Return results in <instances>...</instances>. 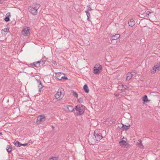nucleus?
Here are the masks:
<instances>
[{"label":"nucleus","mask_w":160,"mask_h":160,"mask_svg":"<svg viewBox=\"0 0 160 160\" xmlns=\"http://www.w3.org/2000/svg\"><path fill=\"white\" fill-rule=\"evenodd\" d=\"M85 107L83 105H78L75 108L74 113L76 115H81L85 111Z\"/></svg>","instance_id":"nucleus-1"},{"label":"nucleus","mask_w":160,"mask_h":160,"mask_svg":"<svg viewBox=\"0 0 160 160\" xmlns=\"http://www.w3.org/2000/svg\"><path fill=\"white\" fill-rule=\"evenodd\" d=\"M40 6V5L38 4L34 5L28 8V11L32 15H36L37 14L38 10Z\"/></svg>","instance_id":"nucleus-2"},{"label":"nucleus","mask_w":160,"mask_h":160,"mask_svg":"<svg viewBox=\"0 0 160 160\" xmlns=\"http://www.w3.org/2000/svg\"><path fill=\"white\" fill-rule=\"evenodd\" d=\"M64 95V90L62 88H60L58 89L57 93L55 95V97L58 100H60L63 98Z\"/></svg>","instance_id":"nucleus-3"},{"label":"nucleus","mask_w":160,"mask_h":160,"mask_svg":"<svg viewBox=\"0 0 160 160\" xmlns=\"http://www.w3.org/2000/svg\"><path fill=\"white\" fill-rule=\"evenodd\" d=\"M102 68V66L100 64H96L94 68L93 72L94 73L96 74H98L101 72Z\"/></svg>","instance_id":"nucleus-4"},{"label":"nucleus","mask_w":160,"mask_h":160,"mask_svg":"<svg viewBox=\"0 0 160 160\" xmlns=\"http://www.w3.org/2000/svg\"><path fill=\"white\" fill-rule=\"evenodd\" d=\"M29 30V28L27 27H24L22 31V34L25 36H29L30 35Z\"/></svg>","instance_id":"nucleus-5"},{"label":"nucleus","mask_w":160,"mask_h":160,"mask_svg":"<svg viewBox=\"0 0 160 160\" xmlns=\"http://www.w3.org/2000/svg\"><path fill=\"white\" fill-rule=\"evenodd\" d=\"M123 139H125L127 140V138H123L119 142L120 145L122 146H124V147L125 148L129 147L130 146L129 144L128 143H127L126 141L123 140Z\"/></svg>","instance_id":"nucleus-6"},{"label":"nucleus","mask_w":160,"mask_h":160,"mask_svg":"<svg viewBox=\"0 0 160 160\" xmlns=\"http://www.w3.org/2000/svg\"><path fill=\"white\" fill-rule=\"evenodd\" d=\"M96 132V131H95L94 137L95 138L96 141H99L103 138V137L101 135V133H97Z\"/></svg>","instance_id":"nucleus-7"},{"label":"nucleus","mask_w":160,"mask_h":160,"mask_svg":"<svg viewBox=\"0 0 160 160\" xmlns=\"http://www.w3.org/2000/svg\"><path fill=\"white\" fill-rule=\"evenodd\" d=\"M94 137L91 136L89 138L88 142L90 145H93L95 142V139L94 138Z\"/></svg>","instance_id":"nucleus-8"},{"label":"nucleus","mask_w":160,"mask_h":160,"mask_svg":"<svg viewBox=\"0 0 160 160\" xmlns=\"http://www.w3.org/2000/svg\"><path fill=\"white\" fill-rule=\"evenodd\" d=\"M45 120V117L44 115H40L37 118V120L38 121L42 122L44 121Z\"/></svg>","instance_id":"nucleus-9"},{"label":"nucleus","mask_w":160,"mask_h":160,"mask_svg":"<svg viewBox=\"0 0 160 160\" xmlns=\"http://www.w3.org/2000/svg\"><path fill=\"white\" fill-rule=\"evenodd\" d=\"M120 36V35L118 34H116L115 35H113L111 38V40H117L118 39Z\"/></svg>","instance_id":"nucleus-10"},{"label":"nucleus","mask_w":160,"mask_h":160,"mask_svg":"<svg viewBox=\"0 0 160 160\" xmlns=\"http://www.w3.org/2000/svg\"><path fill=\"white\" fill-rule=\"evenodd\" d=\"M63 74V73H62L61 72H59L56 74V78L59 80L62 79L63 78V76H62V74Z\"/></svg>","instance_id":"nucleus-11"},{"label":"nucleus","mask_w":160,"mask_h":160,"mask_svg":"<svg viewBox=\"0 0 160 160\" xmlns=\"http://www.w3.org/2000/svg\"><path fill=\"white\" fill-rule=\"evenodd\" d=\"M10 16H11L10 13V12H8L6 14V17L4 19L5 21L7 22L9 21L10 19L9 17Z\"/></svg>","instance_id":"nucleus-12"},{"label":"nucleus","mask_w":160,"mask_h":160,"mask_svg":"<svg viewBox=\"0 0 160 160\" xmlns=\"http://www.w3.org/2000/svg\"><path fill=\"white\" fill-rule=\"evenodd\" d=\"M67 108L69 112H73L75 111V108H73L72 105H67Z\"/></svg>","instance_id":"nucleus-13"},{"label":"nucleus","mask_w":160,"mask_h":160,"mask_svg":"<svg viewBox=\"0 0 160 160\" xmlns=\"http://www.w3.org/2000/svg\"><path fill=\"white\" fill-rule=\"evenodd\" d=\"M38 61L40 62L38 63V66H39V67H41L42 66L43 64H44L45 62H46V61L45 59H44L43 58H42L41 60L40 61Z\"/></svg>","instance_id":"nucleus-14"},{"label":"nucleus","mask_w":160,"mask_h":160,"mask_svg":"<svg viewBox=\"0 0 160 160\" xmlns=\"http://www.w3.org/2000/svg\"><path fill=\"white\" fill-rule=\"evenodd\" d=\"M128 24L130 26L133 27L135 25V22L134 19H132L130 20V21L128 22Z\"/></svg>","instance_id":"nucleus-15"},{"label":"nucleus","mask_w":160,"mask_h":160,"mask_svg":"<svg viewBox=\"0 0 160 160\" xmlns=\"http://www.w3.org/2000/svg\"><path fill=\"white\" fill-rule=\"evenodd\" d=\"M38 83L39 84V85L38 86V87L39 88V92H41V91L42 90V88L43 87L41 81L39 80L38 81Z\"/></svg>","instance_id":"nucleus-16"},{"label":"nucleus","mask_w":160,"mask_h":160,"mask_svg":"<svg viewBox=\"0 0 160 160\" xmlns=\"http://www.w3.org/2000/svg\"><path fill=\"white\" fill-rule=\"evenodd\" d=\"M133 76V74L131 73L128 72L127 74L126 79L127 80H130Z\"/></svg>","instance_id":"nucleus-17"},{"label":"nucleus","mask_w":160,"mask_h":160,"mask_svg":"<svg viewBox=\"0 0 160 160\" xmlns=\"http://www.w3.org/2000/svg\"><path fill=\"white\" fill-rule=\"evenodd\" d=\"M83 88L86 92L88 93L89 92V89H88V86L87 84H85L84 85Z\"/></svg>","instance_id":"nucleus-18"},{"label":"nucleus","mask_w":160,"mask_h":160,"mask_svg":"<svg viewBox=\"0 0 160 160\" xmlns=\"http://www.w3.org/2000/svg\"><path fill=\"white\" fill-rule=\"evenodd\" d=\"M142 100L144 102H148L150 100H148V96L146 95H145L143 97Z\"/></svg>","instance_id":"nucleus-19"},{"label":"nucleus","mask_w":160,"mask_h":160,"mask_svg":"<svg viewBox=\"0 0 160 160\" xmlns=\"http://www.w3.org/2000/svg\"><path fill=\"white\" fill-rule=\"evenodd\" d=\"M39 62H40L38 61H37V62H35L33 63H31V65H33L36 67H38L39 66H38V65H39L38 63H39Z\"/></svg>","instance_id":"nucleus-20"},{"label":"nucleus","mask_w":160,"mask_h":160,"mask_svg":"<svg viewBox=\"0 0 160 160\" xmlns=\"http://www.w3.org/2000/svg\"><path fill=\"white\" fill-rule=\"evenodd\" d=\"M14 143L15 145L17 147H20L21 145H22V144L18 141H14Z\"/></svg>","instance_id":"nucleus-21"},{"label":"nucleus","mask_w":160,"mask_h":160,"mask_svg":"<svg viewBox=\"0 0 160 160\" xmlns=\"http://www.w3.org/2000/svg\"><path fill=\"white\" fill-rule=\"evenodd\" d=\"M130 127V125L126 126V125H124V124L123 128L122 129V130L123 131H126L127 130H128Z\"/></svg>","instance_id":"nucleus-22"},{"label":"nucleus","mask_w":160,"mask_h":160,"mask_svg":"<svg viewBox=\"0 0 160 160\" xmlns=\"http://www.w3.org/2000/svg\"><path fill=\"white\" fill-rule=\"evenodd\" d=\"M6 149L7 150L8 153H10L12 150V149L10 146L9 145H8L7 146Z\"/></svg>","instance_id":"nucleus-23"},{"label":"nucleus","mask_w":160,"mask_h":160,"mask_svg":"<svg viewBox=\"0 0 160 160\" xmlns=\"http://www.w3.org/2000/svg\"><path fill=\"white\" fill-rule=\"evenodd\" d=\"M71 92L72 94V95L75 98H78V93L76 92H74L73 90H72Z\"/></svg>","instance_id":"nucleus-24"},{"label":"nucleus","mask_w":160,"mask_h":160,"mask_svg":"<svg viewBox=\"0 0 160 160\" xmlns=\"http://www.w3.org/2000/svg\"><path fill=\"white\" fill-rule=\"evenodd\" d=\"M118 128L122 130L123 128L124 124H123L122 123H118Z\"/></svg>","instance_id":"nucleus-25"},{"label":"nucleus","mask_w":160,"mask_h":160,"mask_svg":"<svg viewBox=\"0 0 160 160\" xmlns=\"http://www.w3.org/2000/svg\"><path fill=\"white\" fill-rule=\"evenodd\" d=\"M59 157H53L49 159V160H58Z\"/></svg>","instance_id":"nucleus-26"},{"label":"nucleus","mask_w":160,"mask_h":160,"mask_svg":"<svg viewBox=\"0 0 160 160\" xmlns=\"http://www.w3.org/2000/svg\"><path fill=\"white\" fill-rule=\"evenodd\" d=\"M160 67V65H159V64L157 63V64L156 65H154L153 67L157 70H158V69Z\"/></svg>","instance_id":"nucleus-27"},{"label":"nucleus","mask_w":160,"mask_h":160,"mask_svg":"<svg viewBox=\"0 0 160 160\" xmlns=\"http://www.w3.org/2000/svg\"><path fill=\"white\" fill-rule=\"evenodd\" d=\"M137 145H139L142 144V141L140 139H139L138 140V142H137Z\"/></svg>","instance_id":"nucleus-28"},{"label":"nucleus","mask_w":160,"mask_h":160,"mask_svg":"<svg viewBox=\"0 0 160 160\" xmlns=\"http://www.w3.org/2000/svg\"><path fill=\"white\" fill-rule=\"evenodd\" d=\"M78 101L79 103H82L83 102V99L82 98H80L78 99Z\"/></svg>","instance_id":"nucleus-29"},{"label":"nucleus","mask_w":160,"mask_h":160,"mask_svg":"<svg viewBox=\"0 0 160 160\" xmlns=\"http://www.w3.org/2000/svg\"><path fill=\"white\" fill-rule=\"evenodd\" d=\"M156 70H157L153 67V68L152 70V73H155Z\"/></svg>","instance_id":"nucleus-30"},{"label":"nucleus","mask_w":160,"mask_h":160,"mask_svg":"<svg viewBox=\"0 0 160 160\" xmlns=\"http://www.w3.org/2000/svg\"><path fill=\"white\" fill-rule=\"evenodd\" d=\"M153 12L152 11H151V12H150L149 11H147L145 13L147 15H149L150 13H152Z\"/></svg>","instance_id":"nucleus-31"},{"label":"nucleus","mask_w":160,"mask_h":160,"mask_svg":"<svg viewBox=\"0 0 160 160\" xmlns=\"http://www.w3.org/2000/svg\"><path fill=\"white\" fill-rule=\"evenodd\" d=\"M2 31H3L5 32H8L9 31V29L7 28H4L2 29Z\"/></svg>","instance_id":"nucleus-32"},{"label":"nucleus","mask_w":160,"mask_h":160,"mask_svg":"<svg viewBox=\"0 0 160 160\" xmlns=\"http://www.w3.org/2000/svg\"><path fill=\"white\" fill-rule=\"evenodd\" d=\"M92 10V8L90 7H88V8L87 9V10L86 11H88V12H89V11H91Z\"/></svg>","instance_id":"nucleus-33"},{"label":"nucleus","mask_w":160,"mask_h":160,"mask_svg":"<svg viewBox=\"0 0 160 160\" xmlns=\"http://www.w3.org/2000/svg\"><path fill=\"white\" fill-rule=\"evenodd\" d=\"M85 12L86 13L87 16V17H90V14L89 12H88V11H85Z\"/></svg>","instance_id":"nucleus-34"},{"label":"nucleus","mask_w":160,"mask_h":160,"mask_svg":"<svg viewBox=\"0 0 160 160\" xmlns=\"http://www.w3.org/2000/svg\"><path fill=\"white\" fill-rule=\"evenodd\" d=\"M122 87L123 88H124L126 89L128 88L126 85H125V86L122 85Z\"/></svg>","instance_id":"nucleus-35"},{"label":"nucleus","mask_w":160,"mask_h":160,"mask_svg":"<svg viewBox=\"0 0 160 160\" xmlns=\"http://www.w3.org/2000/svg\"><path fill=\"white\" fill-rule=\"evenodd\" d=\"M52 62V63L54 64V65H57V63L56 62V61H53Z\"/></svg>","instance_id":"nucleus-36"},{"label":"nucleus","mask_w":160,"mask_h":160,"mask_svg":"<svg viewBox=\"0 0 160 160\" xmlns=\"http://www.w3.org/2000/svg\"><path fill=\"white\" fill-rule=\"evenodd\" d=\"M139 147L141 148H143L144 147V146L142 144L140 145Z\"/></svg>","instance_id":"nucleus-37"},{"label":"nucleus","mask_w":160,"mask_h":160,"mask_svg":"<svg viewBox=\"0 0 160 160\" xmlns=\"http://www.w3.org/2000/svg\"><path fill=\"white\" fill-rule=\"evenodd\" d=\"M29 143L32 144L33 143V141L31 140H30L29 141Z\"/></svg>","instance_id":"nucleus-38"},{"label":"nucleus","mask_w":160,"mask_h":160,"mask_svg":"<svg viewBox=\"0 0 160 160\" xmlns=\"http://www.w3.org/2000/svg\"><path fill=\"white\" fill-rule=\"evenodd\" d=\"M63 79H68V78L66 77L63 76Z\"/></svg>","instance_id":"nucleus-39"},{"label":"nucleus","mask_w":160,"mask_h":160,"mask_svg":"<svg viewBox=\"0 0 160 160\" xmlns=\"http://www.w3.org/2000/svg\"><path fill=\"white\" fill-rule=\"evenodd\" d=\"M22 145H21V146H26L28 144H22Z\"/></svg>","instance_id":"nucleus-40"},{"label":"nucleus","mask_w":160,"mask_h":160,"mask_svg":"<svg viewBox=\"0 0 160 160\" xmlns=\"http://www.w3.org/2000/svg\"><path fill=\"white\" fill-rule=\"evenodd\" d=\"M87 20L89 21H90V19H89V17H88V18H87Z\"/></svg>","instance_id":"nucleus-41"},{"label":"nucleus","mask_w":160,"mask_h":160,"mask_svg":"<svg viewBox=\"0 0 160 160\" xmlns=\"http://www.w3.org/2000/svg\"><path fill=\"white\" fill-rule=\"evenodd\" d=\"M115 95L116 97H118L119 96V94H115Z\"/></svg>","instance_id":"nucleus-42"},{"label":"nucleus","mask_w":160,"mask_h":160,"mask_svg":"<svg viewBox=\"0 0 160 160\" xmlns=\"http://www.w3.org/2000/svg\"><path fill=\"white\" fill-rule=\"evenodd\" d=\"M51 127L53 129H54L55 128V127L53 126H51Z\"/></svg>","instance_id":"nucleus-43"},{"label":"nucleus","mask_w":160,"mask_h":160,"mask_svg":"<svg viewBox=\"0 0 160 160\" xmlns=\"http://www.w3.org/2000/svg\"><path fill=\"white\" fill-rule=\"evenodd\" d=\"M43 58H44V59H46V57L45 56H44L43 57Z\"/></svg>","instance_id":"nucleus-44"},{"label":"nucleus","mask_w":160,"mask_h":160,"mask_svg":"<svg viewBox=\"0 0 160 160\" xmlns=\"http://www.w3.org/2000/svg\"><path fill=\"white\" fill-rule=\"evenodd\" d=\"M0 134L2 135V133L0 132Z\"/></svg>","instance_id":"nucleus-45"},{"label":"nucleus","mask_w":160,"mask_h":160,"mask_svg":"<svg viewBox=\"0 0 160 160\" xmlns=\"http://www.w3.org/2000/svg\"><path fill=\"white\" fill-rule=\"evenodd\" d=\"M151 11H150V12H151Z\"/></svg>","instance_id":"nucleus-46"}]
</instances>
